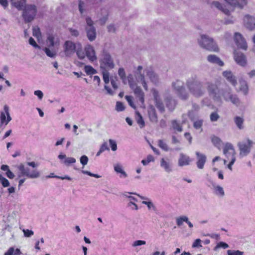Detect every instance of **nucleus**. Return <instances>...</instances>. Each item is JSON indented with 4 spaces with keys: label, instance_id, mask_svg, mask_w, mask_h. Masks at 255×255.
I'll list each match as a JSON object with an SVG mask.
<instances>
[{
    "label": "nucleus",
    "instance_id": "f257e3e1",
    "mask_svg": "<svg viewBox=\"0 0 255 255\" xmlns=\"http://www.w3.org/2000/svg\"><path fill=\"white\" fill-rule=\"evenodd\" d=\"M186 85L190 93L195 97H201L206 93L203 83L196 75L189 78L186 81Z\"/></svg>",
    "mask_w": 255,
    "mask_h": 255
},
{
    "label": "nucleus",
    "instance_id": "f03ea898",
    "mask_svg": "<svg viewBox=\"0 0 255 255\" xmlns=\"http://www.w3.org/2000/svg\"><path fill=\"white\" fill-rule=\"evenodd\" d=\"M227 2V5H223L218 1H215L212 3V5L218 9L223 11L225 14L229 15L231 10H233L232 7L233 6H238L243 8L247 3V0H224Z\"/></svg>",
    "mask_w": 255,
    "mask_h": 255
},
{
    "label": "nucleus",
    "instance_id": "7ed1b4c3",
    "mask_svg": "<svg viewBox=\"0 0 255 255\" xmlns=\"http://www.w3.org/2000/svg\"><path fill=\"white\" fill-rule=\"evenodd\" d=\"M99 62L100 68L102 70L109 71L115 67L114 60L111 54L105 49L102 51Z\"/></svg>",
    "mask_w": 255,
    "mask_h": 255
},
{
    "label": "nucleus",
    "instance_id": "20e7f679",
    "mask_svg": "<svg viewBox=\"0 0 255 255\" xmlns=\"http://www.w3.org/2000/svg\"><path fill=\"white\" fill-rule=\"evenodd\" d=\"M198 43L201 47L209 51L213 52L219 51V48L214 39L208 35H201L200 38L198 39Z\"/></svg>",
    "mask_w": 255,
    "mask_h": 255
},
{
    "label": "nucleus",
    "instance_id": "39448f33",
    "mask_svg": "<svg viewBox=\"0 0 255 255\" xmlns=\"http://www.w3.org/2000/svg\"><path fill=\"white\" fill-rule=\"evenodd\" d=\"M221 96L222 95L223 99L226 102H231L236 106H239L240 105L241 101L238 95L234 94L230 88L221 90Z\"/></svg>",
    "mask_w": 255,
    "mask_h": 255
},
{
    "label": "nucleus",
    "instance_id": "423d86ee",
    "mask_svg": "<svg viewBox=\"0 0 255 255\" xmlns=\"http://www.w3.org/2000/svg\"><path fill=\"white\" fill-rule=\"evenodd\" d=\"M254 142L249 139H244L238 143V147L239 150V156L241 158L247 156L249 155L253 146Z\"/></svg>",
    "mask_w": 255,
    "mask_h": 255
},
{
    "label": "nucleus",
    "instance_id": "0eeeda50",
    "mask_svg": "<svg viewBox=\"0 0 255 255\" xmlns=\"http://www.w3.org/2000/svg\"><path fill=\"white\" fill-rule=\"evenodd\" d=\"M207 89L209 95L211 97L214 101H220L221 99V90L217 82L208 81L206 83Z\"/></svg>",
    "mask_w": 255,
    "mask_h": 255
},
{
    "label": "nucleus",
    "instance_id": "6e6552de",
    "mask_svg": "<svg viewBox=\"0 0 255 255\" xmlns=\"http://www.w3.org/2000/svg\"><path fill=\"white\" fill-rule=\"evenodd\" d=\"M37 13L36 6L34 4H28L25 6L22 13V17L25 23L31 22L35 18Z\"/></svg>",
    "mask_w": 255,
    "mask_h": 255
},
{
    "label": "nucleus",
    "instance_id": "1a4fd4ad",
    "mask_svg": "<svg viewBox=\"0 0 255 255\" xmlns=\"http://www.w3.org/2000/svg\"><path fill=\"white\" fill-rule=\"evenodd\" d=\"M18 169L22 176H25L29 178H37L40 175V172L37 170H33L30 172V169L28 167L25 168L22 164L19 165Z\"/></svg>",
    "mask_w": 255,
    "mask_h": 255
},
{
    "label": "nucleus",
    "instance_id": "9d476101",
    "mask_svg": "<svg viewBox=\"0 0 255 255\" xmlns=\"http://www.w3.org/2000/svg\"><path fill=\"white\" fill-rule=\"evenodd\" d=\"M77 48V44L70 41L67 40L63 45L64 54L66 57L71 56Z\"/></svg>",
    "mask_w": 255,
    "mask_h": 255
},
{
    "label": "nucleus",
    "instance_id": "9b49d317",
    "mask_svg": "<svg viewBox=\"0 0 255 255\" xmlns=\"http://www.w3.org/2000/svg\"><path fill=\"white\" fill-rule=\"evenodd\" d=\"M93 5L94 4L89 2L88 0H78V9L82 16L86 15Z\"/></svg>",
    "mask_w": 255,
    "mask_h": 255
},
{
    "label": "nucleus",
    "instance_id": "f8f14e48",
    "mask_svg": "<svg viewBox=\"0 0 255 255\" xmlns=\"http://www.w3.org/2000/svg\"><path fill=\"white\" fill-rule=\"evenodd\" d=\"M234 41L239 48L244 50H247L248 45L243 36L239 32H235L234 34Z\"/></svg>",
    "mask_w": 255,
    "mask_h": 255
},
{
    "label": "nucleus",
    "instance_id": "ddd939ff",
    "mask_svg": "<svg viewBox=\"0 0 255 255\" xmlns=\"http://www.w3.org/2000/svg\"><path fill=\"white\" fill-rule=\"evenodd\" d=\"M223 153L228 160H232L233 157H236L235 149L232 144L227 142L223 148Z\"/></svg>",
    "mask_w": 255,
    "mask_h": 255
},
{
    "label": "nucleus",
    "instance_id": "4468645a",
    "mask_svg": "<svg viewBox=\"0 0 255 255\" xmlns=\"http://www.w3.org/2000/svg\"><path fill=\"white\" fill-rule=\"evenodd\" d=\"M234 58L236 63L243 67L247 64V57L246 55L242 52L235 51L234 52Z\"/></svg>",
    "mask_w": 255,
    "mask_h": 255
},
{
    "label": "nucleus",
    "instance_id": "2eb2a0df",
    "mask_svg": "<svg viewBox=\"0 0 255 255\" xmlns=\"http://www.w3.org/2000/svg\"><path fill=\"white\" fill-rule=\"evenodd\" d=\"M245 26L250 30L255 29V17L246 14L244 18Z\"/></svg>",
    "mask_w": 255,
    "mask_h": 255
},
{
    "label": "nucleus",
    "instance_id": "dca6fc26",
    "mask_svg": "<svg viewBox=\"0 0 255 255\" xmlns=\"http://www.w3.org/2000/svg\"><path fill=\"white\" fill-rule=\"evenodd\" d=\"M3 110L4 112H1L0 113V122L1 124H3L4 123H5V125H6L11 120V118L9 113L8 106L6 105H4Z\"/></svg>",
    "mask_w": 255,
    "mask_h": 255
},
{
    "label": "nucleus",
    "instance_id": "f3484780",
    "mask_svg": "<svg viewBox=\"0 0 255 255\" xmlns=\"http://www.w3.org/2000/svg\"><path fill=\"white\" fill-rule=\"evenodd\" d=\"M142 66H138L137 68V71L135 72L136 78L138 82H140L145 90H147V85L144 79V73H142Z\"/></svg>",
    "mask_w": 255,
    "mask_h": 255
},
{
    "label": "nucleus",
    "instance_id": "a211bd4d",
    "mask_svg": "<svg viewBox=\"0 0 255 255\" xmlns=\"http://www.w3.org/2000/svg\"><path fill=\"white\" fill-rule=\"evenodd\" d=\"M195 154L197 158V167L200 169H202L206 162L207 156L204 154L198 151H196Z\"/></svg>",
    "mask_w": 255,
    "mask_h": 255
},
{
    "label": "nucleus",
    "instance_id": "6ab92c4d",
    "mask_svg": "<svg viewBox=\"0 0 255 255\" xmlns=\"http://www.w3.org/2000/svg\"><path fill=\"white\" fill-rule=\"evenodd\" d=\"M223 76L231 84L236 87L237 85V80L236 76L233 74L231 71L226 70L223 72Z\"/></svg>",
    "mask_w": 255,
    "mask_h": 255
},
{
    "label": "nucleus",
    "instance_id": "aec40b11",
    "mask_svg": "<svg viewBox=\"0 0 255 255\" xmlns=\"http://www.w3.org/2000/svg\"><path fill=\"white\" fill-rule=\"evenodd\" d=\"M188 116L190 119L193 122V127L196 129H200L202 131V126L203 124V120L202 119H198L195 120L194 116L193 115L192 111H189Z\"/></svg>",
    "mask_w": 255,
    "mask_h": 255
},
{
    "label": "nucleus",
    "instance_id": "412c9836",
    "mask_svg": "<svg viewBox=\"0 0 255 255\" xmlns=\"http://www.w3.org/2000/svg\"><path fill=\"white\" fill-rule=\"evenodd\" d=\"M160 165L167 173H170L172 171V163L168 158H161Z\"/></svg>",
    "mask_w": 255,
    "mask_h": 255
},
{
    "label": "nucleus",
    "instance_id": "4be33fe9",
    "mask_svg": "<svg viewBox=\"0 0 255 255\" xmlns=\"http://www.w3.org/2000/svg\"><path fill=\"white\" fill-rule=\"evenodd\" d=\"M86 56L88 59L93 62L97 60V56L94 47L91 45L86 46L85 49Z\"/></svg>",
    "mask_w": 255,
    "mask_h": 255
},
{
    "label": "nucleus",
    "instance_id": "5701e85b",
    "mask_svg": "<svg viewBox=\"0 0 255 255\" xmlns=\"http://www.w3.org/2000/svg\"><path fill=\"white\" fill-rule=\"evenodd\" d=\"M191 161L192 160L188 156L183 153H180L178 162V166L180 167H182L184 166L188 165L190 164V163L191 162Z\"/></svg>",
    "mask_w": 255,
    "mask_h": 255
},
{
    "label": "nucleus",
    "instance_id": "b1692460",
    "mask_svg": "<svg viewBox=\"0 0 255 255\" xmlns=\"http://www.w3.org/2000/svg\"><path fill=\"white\" fill-rule=\"evenodd\" d=\"M239 82L240 91L242 92L244 95H247L249 94V88L247 81L244 78L241 77L239 79Z\"/></svg>",
    "mask_w": 255,
    "mask_h": 255
},
{
    "label": "nucleus",
    "instance_id": "393cba45",
    "mask_svg": "<svg viewBox=\"0 0 255 255\" xmlns=\"http://www.w3.org/2000/svg\"><path fill=\"white\" fill-rule=\"evenodd\" d=\"M85 30L89 40L90 41L95 40L97 36L96 28L85 27Z\"/></svg>",
    "mask_w": 255,
    "mask_h": 255
},
{
    "label": "nucleus",
    "instance_id": "a878e982",
    "mask_svg": "<svg viewBox=\"0 0 255 255\" xmlns=\"http://www.w3.org/2000/svg\"><path fill=\"white\" fill-rule=\"evenodd\" d=\"M208 61L213 64H216L220 66H223L224 65V62L220 59V58L215 55L210 54L207 57Z\"/></svg>",
    "mask_w": 255,
    "mask_h": 255
},
{
    "label": "nucleus",
    "instance_id": "bb28decb",
    "mask_svg": "<svg viewBox=\"0 0 255 255\" xmlns=\"http://www.w3.org/2000/svg\"><path fill=\"white\" fill-rule=\"evenodd\" d=\"M148 114L150 122L152 123H157V116L155 109L153 106H151L150 107L148 110Z\"/></svg>",
    "mask_w": 255,
    "mask_h": 255
},
{
    "label": "nucleus",
    "instance_id": "cd10ccee",
    "mask_svg": "<svg viewBox=\"0 0 255 255\" xmlns=\"http://www.w3.org/2000/svg\"><path fill=\"white\" fill-rule=\"evenodd\" d=\"M145 71L150 81L153 83L156 84L158 80V76L151 69H146Z\"/></svg>",
    "mask_w": 255,
    "mask_h": 255
},
{
    "label": "nucleus",
    "instance_id": "c85d7f7f",
    "mask_svg": "<svg viewBox=\"0 0 255 255\" xmlns=\"http://www.w3.org/2000/svg\"><path fill=\"white\" fill-rule=\"evenodd\" d=\"M134 93L136 97L138 98L139 102L143 104L144 102V94L141 89L139 87H136L134 90Z\"/></svg>",
    "mask_w": 255,
    "mask_h": 255
},
{
    "label": "nucleus",
    "instance_id": "c756f323",
    "mask_svg": "<svg viewBox=\"0 0 255 255\" xmlns=\"http://www.w3.org/2000/svg\"><path fill=\"white\" fill-rule=\"evenodd\" d=\"M165 102L167 108L171 111H173L176 105L175 100L171 97H167Z\"/></svg>",
    "mask_w": 255,
    "mask_h": 255
},
{
    "label": "nucleus",
    "instance_id": "7c9ffc66",
    "mask_svg": "<svg viewBox=\"0 0 255 255\" xmlns=\"http://www.w3.org/2000/svg\"><path fill=\"white\" fill-rule=\"evenodd\" d=\"M58 158L60 160L65 159L63 163L67 166L69 165L70 164L74 163L76 162L75 158L73 157H66L65 154H60L58 156Z\"/></svg>",
    "mask_w": 255,
    "mask_h": 255
},
{
    "label": "nucleus",
    "instance_id": "2f4dec72",
    "mask_svg": "<svg viewBox=\"0 0 255 255\" xmlns=\"http://www.w3.org/2000/svg\"><path fill=\"white\" fill-rule=\"evenodd\" d=\"M26 3V0H12V4L18 10H23Z\"/></svg>",
    "mask_w": 255,
    "mask_h": 255
},
{
    "label": "nucleus",
    "instance_id": "473e14b6",
    "mask_svg": "<svg viewBox=\"0 0 255 255\" xmlns=\"http://www.w3.org/2000/svg\"><path fill=\"white\" fill-rule=\"evenodd\" d=\"M172 86L175 91L176 94L179 93L181 90V89L182 90V88H185L183 86V83L179 80H177L175 82H173L172 84Z\"/></svg>",
    "mask_w": 255,
    "mask_h": 255
},
{
    "label": "nucleus",
    "instance_id": "72a5a7b5",
    "mask_svg": "<svg viewBox=\"0 0 255 255\" xmlns=\"http://www.w3.org/2000/svg\"><path fill=\"white\" fill-rule=\"evenodd\" d=\"M115 171L118 173H121L120 177L121 178H126L128 176L127 173L123 169L122 167L120 164H117L114 166Z\"/></svg>",
    "mask_w": 255,
    "mask_h": 255
},
{
    "label": "nucleus",
    "instance_id": "f704fd0d",
    "mask_svg": "<svg viewBox=\"0 0 255 255\" xmlns=\"http://www.w3.org/2000/svg\"><path fill=\"white\" fill-rule=\"evenodd\" d=\"M214 192L216 195L220 197H223L225 195V192L223 187L217 185L213 189Z\"/></svg>",
    "mask_w": 255,
    "mask_h": 255
},
{
    "label": "nucleus",
    "instance_id": "c9c22d12",
    "mask_svg": "<svg viewBox=\"0 0 255 255\" xmlns=\"http://www.w3.org/2000/svg\"><path fill=\"white\" fill-rule=\"evenodd\" d=\"M177 95L182 100H186L189 98V93L186 91L185 88H182V90L181 89Z\"/></svg>",
    "mask_w": 255,
    "mask_h": 255
},
{
    "label": "nucleus",
    "instance_id": "e433bc0d",
    "mask_svg": "<svg viewBox=\"0 0 255 255\" xmlns=\"http://www.w3.org/2000/svg\"><path fill=\"white\" fill-rule=\"evenodd\" d=\"M234 122L239 129H242L244 128V119L242 118L236 116L234 118Z\"/></svg>",
    "mask_w": 255,
    "mask_h": 255
},
{
    "label": "nucleus",
    "instance_id": "4c0bfd02",
    "mask_svg": "<svg viewBox=\"0 0 255 255\" xmlns=\"http://www.w3.org/2000/svg\"><path fill=\"white\" fill-rule=\"evenodd\" d=\"M43 50L45 52L46 55L50 58H54L56 55V52L54 50H51L49 48L44 47Z\"/></svg>",
    "mask_w": 255,
    "mask_h": 255
},
{
    "label": "nucleus",
    "instance_id": "58836bf2",
    "mask_svg": "<svg viewBox=\"0 0 255 255\" xmlns=\"http://www.w3.org/2000/svg\"><path fill=\"white\" fill-rule=\"evenodd\" d=\"M158 145L162 150L168 151L169 150V147L166 142L162 139H159L158 141Z\"/></svg>",
    "mask_w": 255,
    "mask_h": 255
},
{
    "label": "nucleus",
    "instance_id": "ea45409f",
    "mask_svg": "<svg viewBox=\"0 0 255 255\" xmlns=\"http://www.w3.org/2000/svg\"><path fill=\"white\" fill-rule=\"evenodd\" d=\"M136 122L137 124L139 125L140 128H142L145 126V123L144 121L142 118V117L140 114V113L138 112H136Z\"/></svg>",
    "mask_w": 255,
    "mask_h": 255
},
{
    "label": "nucleus",
    "instance_id": "a19ab883",
    "mask_svg": "<svg viewBox=\"0 0 255 255\" xmlns=\"http://www.w3.org/2000/svg\"><path fill=\"white\" fill-rule=\"evenodd\" d=\"M75 52H76L79 58L83 59L85 58V54L82 51V46L81 44L79 43H77V48Z\"/></svg>",
    "mask_w": 255,
    "mask_h": 255
},
{
    "label": "nucleus",
    "instance_id": "79ce46f5",
    "mask_svg": "<svg viewBox=\"0 0 255 255\" xmlns=\"http://www.w3.org/2000/svg\"><path fill=\"white\" fill-rule=\"evenodd\" d=\"M84 70L87 75H93L97 73V71L90 65H86Z\"/></svg>",
    "mask_w": 255,
    "mask_h": 255
},
{
    "label": "nucleus",
    "instance_id": "37998d69",
    "mask_svg": "<svg viewBox=\"0 0 255 255\" xmlns=\"http://www.w3.org/2000/svg\"><path fill=\"white\" fill-rule=\"evenodd\" d=\"M47 41L49 47H53L55 44V36L52 34H48Z\"/></svg>",
    "mask_w": 255,
    "mask_h": 255
},
{
    "label": "nucleus",
    "instance_id": "c03bdc74",
    "mask_svg": "<svg viewBox=\"0 0 255 255\" xmlns=\"http://www.w3.org/2000/svg\"><path fill=\"white\" fill-rule=\"evenodd\" d=\"M172 128L174 130H176L179 132H181L182 131V128L179 125V124L177 122V120H174L171 122Z\"/></svg>",
    "mask_w": 255,
    "mask_h": 255
},
{
    "label": "nucleus",
    "instance_id": "a18cd8bd",
    "mask_svg": "<svg viewBox=\"0 0 255 255\" xmlns=\"http://www.w3.org/2000/svg\"><path fill=\"white\" fill-rule=\"evenodd\" d=\"M154 161V158L152 155H148L146 159H142L141 160L142 164L145 166L148 165L150 162H153Z\"/></svg>",
    "mask_w": 255,
    "mask_h": 255
},
{
    "label": "nucleus",
    "instance_id": "49530a36",
    "mask_svg": "<svg viewBox=\"0 0 255 255\" xmlns=\"http://www.w3.org/2000/svg\"><path fill=\"white\" fill-rule=\"evenodd\" d=\"M155 102V106L158 110L162 113L164 111V106L161 100L156 101Z\"/></svg>",
    "mask_w": 255,
    "mask_h": 255
},
{
    "label": "nucleus",
    "instance_id": "de8ad7c7",
    "mask_svg": "<svg viewBox=\"0 0 255 255\" xmlns=\"http://www.w3.org/2000/svg\"><path fill=\"white\" fill-rule=\"evenodd\" d=\"M211 141L213 144L216 146H219L221 145V140L217 136L213 135L211 137Z\"/></svg>",
    "mask_w": 255,
    "mask_h": 255
},
{
    "label": "nucleus",
    "instance_id": "09e8293b",
    "mask_svg": "<svg viewBox=\"0 0 255 255\" xmlns=\"http://www.w3.org/2000/svg\"><path fill=\"white\" fill-rule=\"evenodd\" d=\"M143 204L146 205L148 208V210H150L152 209L154 211H156V208L155 206L153 204V203L150 201H143L142 202Z\"/></svg>",
    "mask_w": 255,
    "mask_h": 255
},
{
    "label": "nucleus",
    "instance_id": "8fccbe9b",
    "mask_svg": "<svg viewBox=\"0 0 255 255\" xmlns=\"http://www.w3.org/2000/svg\"><path fill=\"white\" fill-rule=\"evenodd\" d=\"M0 182L4 187H7L9 186L8 180L0 174Z\"/></svg>",
    "mask_w": 255,
    "mask_h": 255
},
{
    "label": "nucleus",
    "instance_id": "3c124183",
    "mask_svg": "<svg viewBox=\"0 0 255 255\" xmlns=\"http://www.w3.org/2000/svg\"><path fill=\"white\" fill-rule=\"evenodd\" d=\"M187 221V216H181L176 219V224L178 227L182 225L183 222Z\"/></svg>",
    "mask_w": 255,
    "mask_h": 255
},
{
    "label": "nucleus",
    "instance_id": "603ef678",
    "mask_svg": "<svg viewBox=\"0 0 255 255\" xmlns=\"http://www.w3.org/2000/svg\"><path fill=\"white\" fill-rule=\"evenodd\" d=\"M244 253L239 250H229L227 251V255H244Z\"/></svg>",
    "mask_w": 255,
    "mask_h": 255
},
{
    "label": "nucleus",
    "instance_id": "864d4df0",
    "mask_svg": "<svg viewBox=\"0 0 255 255\" xmlns=\"http://www.w3.org/2000/svg\"><path fill=\"white\" fill-rule=\"evenodd\" d=\"M125 109V107L122 102H117L116 103V110L118 112H122V111H124Z\"/></svg>",
    "mask_w": 255,
    "mask_h": 255
},
{
    "label": "nucleus",
    "instance_id": "5fc2aeb1",
    "mask_svg": "<svg viewBox=\"0 0 255 255\" xmlns=\"http://www.w3.org/2000/svg\"><path fill=\"white\" fill-rule=\"evenodd\" d=\"M89 159L87 156L86 155H83L81 156L80 158V163L83 165V168L87 164Z\"/></svg>",
    "mask_w": 255,
    "mask_h": 255
},
{
    "label": "nucleus",
    "instance_id": "6e6d98bb",
    "mask_svg": "<svg viewBox=\"0 0 255 255\" xmlns=\"http://www.w3.org/2000/svg\"><path fill=\"white\" fill-rule=\"evenodd\" d=\"M103 71V80L105 84H107L109 83V71Z\"/></svg>",
    "mask_w": 255,
    "mask_h": 255
},
{
    "label": "nucleus",
    "instance_id": "4d7b16f0",
    "mask_svg": "<svg viewBox=\"0 0 255 255\" xmlns=\"http://www.w3.org/2000/svg\"><path fill=\"white\" fill-rule=\"evenodd\" d=\"M118 74L121 79L124 81L126 80V73L123 68H120L118 70Z\"/></svg>",
    "mask_w": 255,
    "mask_h": 255
},
{
    "label": "nucleus",
    "instance_id": "13d9d810",
    "mask_svg": "<svg viewBox=\"0 0 255 255\" xmlns=\"http://www.w3.org/2000/svg\"><path fill=\"white\" fill-rule=\"evenodd\" d=\"M210 120L212 122H216L220 118L219 115L216 112H213L211 114L210 116Z\"/></svg>",
    "mask_w": 255,
    "mask_h": 255
},
{
    "label": "nucleus",
    "instance_id": "bf43d9fd",
    "mask_svg": "<svg viewBox=\"0 0 255 255\" xmlns=\"http://www.w3.org/2000/svg\"><path fill=\"white\" fill-rule=\"evenodd\" d=\"M81 172H82V173H83L84 174H86V175H89L90 176L94 177H95L96 178H100L101 177V176H100V175H99L98 174L92 173L91 172H90L89 171H87V170H82Z\"/></svg>",
    "mask_w": 255,
    "mask_h": 255
},
{
    "label": "nucleus",
    "instance_id": "052dcab7",
    "mask_svg": "<svg viewBox=\"0 0 255 255\" xmlns=\"http://www.w3.org/2000/svg\"><path fill=\"white\" fill-rule=\"evenodd\" d=\"M128 207L130 208L132 210H138V207L137 205L133 202L130 201L127 205Z\"/></svg>",
    "mask_w": 255,
    "mask_h": 255
},
{
    "label": "nucleus",
    "instance_id": "680f3d73",
    "mask_svg": "<svg viewBox=\"0 0 255 255\" xmlns=\"http://www.w3.org/2000/svg\"><path fill=\"white\" fill-rule=\"evenodd\" d=\"M28 42H29V44L32 45L34 48L41 49L40 46L36 43L35 40L32 37L29 38Z\"/></svg>",
    "mask_w": 255,
    "mask_h": 255
},
{
    "label": "nucleus",
    "instance_id": "e2e57ef3",
    "mask_svg": "<svg viewBox=\"0 0 255 255\" xmlns=\"http://www.w3.org/2000/svg\"><path fill=\"white\" fill-rule=\"evenodd\" d=\"M125 98H126V99L127 100V101H128V104L129 105V106L131 107H132V108L135 109L136 107L132 101V97L130 96H126L125 97Z\"/></svg>",
    "mask_w": 255,
    "mask_h": 255
},
{
    "label": "nucleus",
    "instance_id": "0e129e2a",
    "mask_svg": "<svg viewBox=\"0 0 255 255\" xmlns=\"http://www.w3.org/2000/svg\"><path fill=\"white\" fill-rule=\"evenodd\" d=\"M33 36L36 37H39L41 35L40 30L38 27H34L33 28Z\"/></svg>",
    "mask_w": 255,
    "mask_h": 255
},
{
    "label": "nucleus",
    "instance_id": "69168bd1",
    "mask_svg": "<svg viewBox=\"0 0 255 255\" xmlns=\"http://www.w3.org/2000/svg\"><path fill=\"white\" fill-rule=\"evenodd\" d=\"M86 27H95L93 25L94 22L90 17H87L86 18Z\"/></svg>",
    "mask_w": 255,
    "mask_h": 255
},
{
    "label": "nucleus",
    "instance_id": "338daca9",
    "mask_svg": "<svg viewBox=\"0 0 255 255\" xmlns=\"http://www.w3.org/2000/svg\"><path fill=\"white\" fill-rule=\"evenodd\" d=\"M109 143L111 149L113 151H116L117 149V145L116 142L113 139H109Z\"/></svg>",
    "mask_w": 255,
    "mask_h": 255
},
{
    "label": "nucleus",
    "instance_id": "774afa93",
    "mask_svg": "<svg viewBox=\"0 0 255 255\" xmlns=\"http://www.w3.org/2000/svg\"><path fill=\"white\" fill-rule=\"evenodd\" d=\"M23 232L24 233V236L25 237H30L34 234V232L32 230H30L28 229L23 230Z\"/></svg>",
    "mask_w": 255,
    "mask_h": 255
}]
</instances>
